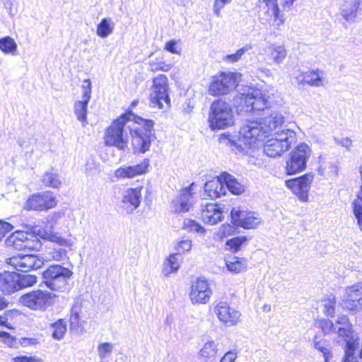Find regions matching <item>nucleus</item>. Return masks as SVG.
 Returning <instances> with one entry per match:
<instances>
[{"instance_id":"1","label":"nucleus","mask_w":362,"mask_h":362,"mask_svg":"<svg viewBox=\"0 0 362 362\" xmlns=\"http://www.w3.org/2000/svg\"><path fill=\"white\" fill-rule=\"evenodd\" d=\"M284 122V117L281 113L267 110L264 117L259 121H250L241 127L240 136L244 139L246 145L252 146L256 141H264L272 132L277 129Z\"/></svg>"},{"instance_id":"2","label":"nucleus","mask_w":362,"mask_h":362,"mask_svg":"<svg viewBox=\"0 0 362 362\" xmlns=\"http://www.w3.org/2000/svg\"><path fill=\"white\" fill-rule=\"evenodd\" d=\"M130 122H136V115L132 110L127 111L115 119L106 130L104 138L105 145L124 149L127 147V140L123 136V130Z\"/></svg>"},{"instance_id":"3","label":"nucleus","mask_w":362,"mask_h":362,"mask_svg":"<svg viewBox=\"0 0 362 362\" xmlns=\"http://www.w3.org/2000/svg\"><path fill=\"white\" fill-rule=\"evenodd\" d=\"M72 274L69 269L53 264L42 272V284L51 291L64 292L68 288V281Z\"/></svg>"},{"instance_id":"4","label":"nucleus","mask_w":362,"mask_h":362,"mask_svg":"<svg viewBox=\"0 0 362 362\" xmlns=\"http://www.w3.org/2000/svg\"><path fill=\"white\" fill-rule=\"evenodd\" d=\"M296 141V134L294 131L286 129L276 132L274 137L268 139L264 146V153L269 157L281 156L288 150L291 144Z\"/></svg>"},{"instance_id":"5","label":"nucleus","mask_w":362,"mask_h":362,"mask_svg":"<svg viewBox=\"0 0 362 362\" xmlns=\"http://www.w3.org/2000/svg\"><path fill=\"white\" fill-rule=\"evenodd\" d=\"M209 122L211 129H221L233 124V114L230 105L223 100L214 101L210 107Z\"/></svg>"},{"instance_id":"6","label":"nucleus","mask_w":362,"mask_h":362,"mask_svg":"<svg viewBox=\"0 0 362 362\" xmlns=\"http://www.w3.org/2000/svg\"><path fill=\"white\" fill-rule=\"evenodd\" d=\"M234 100L240 110L246 112L264 111L267 105V100L262 95L260 91L250 88H247V93L237 94Z\"/></svg>"},{"instance_id":"7","label":"nucleus","mask_w":362,"mask_h":362,"mask_svg":"<svg viewBox=\"0 0 362 362\" xmlns=\"http://www.w3.org/2000/svg\"><path fill=\"white\" fill-rule=\"evenodd\" d=\"M56 296L52 292L37 289L21 296L19 302L30 310L45 311L53 305Z\"/></svg>"},{"instance_id":"8","label":"nucleus","mask_w":362,"mask_h":362,"mask_svg":"<svg viewBox=\"0 0 362 362\" xmlns=\"http://www.w3.org/2000/svg\"><path fill=\"white\" fill-rule=\"evenodd\" d=\"M150 105L153 107L163 109L169 107L168 78L165 75L160 74L153 80L151 92L149 95Z\"/></svg>"},{"instance_id":"9","label":"nucleus","mask_w":362,"mask_h":362,"mask_svg":"<svg viewBox=\"0 0 362 362\" xmlns=\"http://www.w3.org/2000/svg\"><path fill=\"white\" fill-rule=\"evenodd\" d=\"M312 154L311 148L305 143L298 144L291 153L286 162L287 174L293 175L304 170Z\"/></svg>"},{"instance_id":"10","label":"nucleus","mask_w":362,"mask_h":362,"mask_svg":"<svg viewBox=\"0 0 362 362\" xmlns=\"http://www.w3.org/2000/svg\"><path fill=\"white\" fill-rule=\"evenodd\" d=\"M236 73L221 72L211 78L209 87V93L213 96H220L228 94L235 88L238 87Z\"/></svg>"},{"instance_id":"11","label":"nucleus","mask_w":362,"mask_h":362,"mask_svg":"<svg viewBox=\"0 0 362 362\" xmlns=\"http://www.w3.org/2000/svg\"><path fill=\"white\" fill-rule=\"evenodd\" d=\"M259 18L262 24L278 28L284 23L280 15L277 0H263L259 3Z\"/></svg>"},{"instance_id":"12","label":"nucleus","mask_w":362,"mask_h":362,"mask_svg":"<svg viewBox=\"0 0 362 362\" xmlns=\"http://www.w3.org/2000/svg\"><path fill=\"white\" fill-rule=\"evenodd\" d=\"M154 122L137 116V146L139 151L145 153L149 150L151 141L156 138L154 133Z\"/></svg>"},{"instance_id":"13","label":"nucleus","mask_w":362,"mask_h":362,"mask_svg":"<svg viewBox=\"0 0 362 362\" xmlns=\"http://www.w3.org/2000/svg\"><path fill=\"white\" fill-rule=\"evenodd\" d=\"M45 238L50 240L57 245L50 247L47 250L46 253V258L47 260L62 261L66 258L67 251L62 247H66L72 249L73 242L71 240H66L58 235L56 233H47L45 235Z\"/></svg>"},{"instance_id":"14","label":"nucleus","mask_w":362,"mask_h":362,"mask_svg":"<svg viewBox=\"0 0 362 362\" xmlns=\"http://www.w3.org/2000/svg\"><path fill=\"white\" fill-rule=\"evenodd\" d=\"M6 243L17 250H34L40 247V241L35 236L20 230L13 233L6 239Z\"/></svg>"},{"instance_id":"15","label":"nucleus","mask_w":362,"mask_h":362,"mask_svg":"<svg viewBox=\"0 0 362 362\" xmlns=\"http://www.w3.org/2000/svg\"><path fill=\"white\" fill-rule=\"evenodd\" d=\"M212 293L208 281L204 278H198L192 283L189 296L193 305L206 304Z\"/></svg>"},{"instance_id":"16","label":"nucleus","mask_w":362,"mask_h":362,"mask_svg":"<svg viewBox=\"0 0 362 362\" xmlns=\"http://www.w3.org/2000/svg\"><path fill=\"white\" fill-rule=\"evenodd\" d=\"M341 305L349 310L362 309V283H357L344 289L341 297Z\"/></svg>"},{"instance_id":"17","label":"nucleus","mask_w":362,"mask_h":362,"mask_svg":"<svg viewBox=\"0 0 362 362\" xmlns=\"http://www.w3.org/2000/svg\"><path fill=\"white\" fill-rule=\"evenodd\" d=\"M230 216L233 224L245 229L255 228L261 223V218L255 212L240 208H233Z\"/></svg>"},{"instance_id":"18","label":"nucleus","mask_w":362,"mask_h":362,"mask_svg":"<svg viewBox=\"0 0 362 362\" xmlns=\"http://www.w3.org/2000/svg\"><path fill=\"white\" fill-rule=\"evenodd\" d=\"M56 205V197L50 191L33 194L29 197L26 202L27 209L34 211L48 210L54 207Z\"/></svg>"},{"instance_id":"19","label":"nucleus","mask_w":362,"mask_h":362,"mask_svg":"<svg viewBox=\"0 0 362 362\" xmlns=\"http://www.w3.org/2000/svg\"><path fill=\"white\" fill-rule=\"evenodd\" d=\"M313 180V175L305 174L299 177L286 181V185L298 197L300 200L307 202L308 200V192Z\"/></svg>"},{"instance_id":"20","label":"nucleus","mask_w":362,"mask_h":362,"mask_svg":"<svg viewBox=\"0 0 362 362\" xmlns=\"http://www.w3.org/2000/svg\"><path fill=\"white\" fill-rule=\"evenodd\" d=\"M295 81L299 88H303L306 85L319 88L324 86L326 82L324 72L318 69L299 71L295 76Z\"/></svg>"},{"instance_id":"21","label":"nucleus","mask_w":362,"mask_h":362,"mask_svg":"<svg viewBox=\"0 0 362 362\" xmlns=\"http://www.w3.org/2000/svg\"><path fill=\"white\" fill-rule=\"evenodd\" d=\"M6 263L13 267L16 270L23 272L39 269L43 264L41 259L33 255L14 256L7 259Z\"/></svg>"},{"instance_id":"22","label":"nucleus","mask_w":362,"mask_h":362,"mask_svg":"<svg viewBox=\"0 0 362 362\" xmlns=\"http://www.w3.org/2000/svg\"><path fill=\"white\" fill-rule=\"evenodd\" d=\"M194 203L192 187L183 189L180 195L172 200L170 209L173 213L182 214L189 211Z\"/></svg>"},{"instance_id":"23","label":"nucleus","mask_w":362,"mask_h":362,"mask_svg":"<svg viewBox=\"0 0 362 362\" xmlns=\"http://www.w3.org/2000/svg\"><path fill=\"white\" fill-rule=\"evenodd\" d=\"M214 312L220 321L228 326L236 325L240 316L238 310L231 308L225 301L219 302L216 305Z\"/></svg>"},{"instance_id":"24","label":"nucleus","mask_w":362,"mask_h":362,"mask_svg":"<svg viewBox=\"0 0 362 362\" xmlns=\"http://www.w3.org/2000/svg\"><path fill=\"white\" fill-rule=\"evenodd\" d=\"M201 216L204 223L211 225L216 224L221 221L222 211L216 204L206 203L202 204Z\"/></svg>"},{"instance_id":"25","label":"nucleus","mask_w":362,"mask_h":362,"mask_svg":"<svg viewBox=\"0 0 362 362\" xmlns=\"http://www.w3.org/2000/svg\"><path fill=\"white\" fill-rule=\"evenodd\" d=\"M16 276V272L5 271L0 273V291L4 294H11L20 291Z\"/></svg>"},{"instance_id":"26","label":"nucleus","mask_w":362,"mask_h":362,"mask_svg":"<svg viewBox=\"0 0 362 362\" xmlns=\"http://www.w3.org/2000/svg\"><path fill=\"white\" fill-rule=\"evenodd\" d=\"M221 178L222 173L220 176L205 183L204 191L211 199H216L226 194L224 181Z\"/></svg>"},{"instance_id":"27","label":"nucleus","mask_w":362,"mask_h":362,"mask_svg":"<svg viewBox=\"0 0 362 362\" xmlns=\"http://www.w3.org/2000/svg\"><path fill=\"white\" fill-rule=\"evenodd\" d=\"M218 344L212 340L208 341L202 346L199 356L202 362H218Z\"/></svg>"},{"instance_id":"28","label":"nucleus","mask_w":362,"mask_h":362,"mask_svg":"<svg viewBox=\"0 0 362 362\" xmlns=\"http://www.w3.org/2000/svg\"><path fill=\"white\" fill-rule=\"evenodd\" d=\"M345 341L344 356L341 362H358V356L356 355L355 351L359 346L358 338L346 339Z\"/></svg>"},{"instance_id":"29","label":"nucleus","mask_w":362,"mask_h":362,"mask_svg":"<svg viewBox=\"0 0 362 362\" xmlns=\"http://www.w3.org/2000/svg\"><path fill=\"white\" fill-rule=\"evenodd\" d=\"M320 166L317 168V173L323 177L337 176L338 174V165L337 163L327 161L325 158L320 156L319 157Z\"/></svg>"},{"instance_id":"30","label":"nucleus","mask_w":362,"mask_h":362,"mask_svg":"<svg viewBox=\"0 0 362 362\" xmlns=\"http://www.w3.org/2000/svg\"><path fill=\"white\" fill-rule=\"evenodd\" d=\"M81 312V305L76 303L71 309L70 326L71 329L75 330L78 333H83L84 330L85 321L80 319V313Z\"/></svg>"},{"instance_id":"31","label":"nucleus","mask_w":362,"mask_h":362,"mask_svg":"<svg viewBox=\"0 0 362 362\" xmlns=\"http://www.w3.org/2000/svg\"><path fill=\"white\" fill-rule=\"evenodd\" d=\"M122 208L127 214H132L136 209L135 188H128L124 192Z\"/></svg>"},{"instance_id":"32","label":"nucleus","mask_w":362,"mask_h":362,"mask_svg":"<svg viewBox=\"0 0 362 362\" xmlns=\"http://www.w3.org/2000/svg\"><path fill=\"white\" fill-rule=\"evenodd\" d=\"M222 180L224 181L226 189H228L234 194H240L245 191V187L240 183L236 178L229 173L224 172L222 173Z\"/></svg>"},{"instance_id":"33","label":"nucleus","mask_w":362,"mask_h":362,"mask_svg":"<svg viewBox=\"0 0 362 362\" xmlns=\"http://www.w3.org/2000/svg\"><path fill=\"white\" fill-rule=\"evenodd\" d=\"M42 183L47 187L58 188L62 181L57 170L51 168L46 171L41 177Z\"/></svg>"},{"instance_id":"34","label":"nucleus","mask_w":362,"mask_h":362,"mask_svg":"<svg viewBox=\"0 0 362 362\" xmlns=\"http://www.w3.org/2000/svg\"><path fill=\"white\" fill-rule=\"evenodd\" d=\"M268 55L276 64L283 63L287 56V51L283 45H272L268 48Z\"/></svg>"},{"instance_id":"35","label":"nucleus","mask_w":362,"mask_h":362,"mask_svg":"<svg viewBox=\"0 0 362 362\" xmlns=\"http://www.w3.org/2000/svg\"><path fill=\"white\" fill-rule=\"evenodd\" d=\"M337 323L340 325L337 329V333L339 337L344 338V340L354 337L351 328V324L346 315L339 316Z\"/></svg>"},{"instance_id":"36","label":"nucleus","mask_w":362,"mask_h":362,"mask_svg":"<svg viewBox=\"0 0 362 362\" xmlns=\"http://www.w3.org/2000/svg\"><path fill=\"white\" fill-rule=\"evenodd\" d=\"M226 265L228 271L234 274H238L245 270L247 263L244 258L234 256L226 260Z\"/></svg>"},{"instance_id":"37","label":"nucleus","mask_w":362,"mask_h":362,"mask_svg":"<svg viewBox=\"0 0 362 362\" xmlns=\"http://www.w3.org/2000/svg\"><path fill=\"white\" fill-rule=\"evenodd\" d=\"M359 5V0L346 2L341 9V15L346 21H353L356 16Z\"/></svg>"},{"instance_id":"38","label":"nucleus","mask_w":362,"mask_h":362,"mask_svg":"<svg viewBox=\"0 0 362 362\" xmlns=\"http://www.w3.org/2000/svg\"><path fill=\"white\" fill-rule=\"evenodd\" d=\"M180 258L181 255L179 254V252L170 255L169 258L163 264V273L165 276H167L179 269V260Z\"/></svg>"},{"instance_id":"39","label":"nucleus","mask_w":362,"mask_h":362,"mask_svg":"<svg viewBox=\"0 0 362 362\" xmlns=\"http://www.w3.org/2000/svg\"><path fill=\"white\" fill-rule=\"evenodd\" d=\"M17 44L10 36L0 38V50L4 54L14 55L17 51Z\"/></svg>"},{"instance_id":"40","label":"nucleus","mask_w":362,"mask_h":362,"mask_svg":"<svg viewBox=\"0 0 362 362\" xmlns=\"http://www.w3.org/2000/svg\"><path fill=\"white\" fill-rule=\"evenodd\" d=\"M25 273L19 274L16 272L17 286L20 287V290L32 286L37 283V276L35 275Z\"/></svg>"},{"instance_id":"41","label":"nucleus","mask_w":362,"mask_h":362,"mask_svg":"<svg viewBox=\"0 0 362 362\" xmlns=\"http://www.w3.org/2000/svg\"><path fill=\"white\" fill-rule=\"evenodd\" d=\"M113 23L110 18H103L97 26V35L100 37H107L112 33Z\"/></svg>"},{"instance_id":"42","label":"nucleus","mask_w":362,"mask_h":362,"mask_svg":"<svg viewBox=\"0 0 362 362\" xmlns=\"http://www.w3.org/2000/svg\"><path fill=\"white\" fill-rule=\"evenodd\" d=\"M51 329L52 330V336L54 339H62L66 332V324L63 319H59L54 323L52 324Z\"/></svg>"},{"instance_id":"43","label":"nucleus","mask_w":362,"mask_h":362,"mask_svg":"<svg viewBox=\"0 0 362 362\" xmlns=\"http://www.w3.org/2000/svg\"><path fill=\"white\" fill-rule=\"evenodd\" d=\"M88 105L83 103L76 102L74 104V113L77 117L78 120L82 123V126L85 127L87 124L86 114Z\"/></svg>"},{"instance_id":"44","label":"nucleus","mask_w":362,"mask_h":362,"mask_svg":"<svg viewBox=\"0 0 362 362\" xmlns=\"http://www.w3.org/2000/svg\"><path fill=\"white\" fill-rule=\"evenodd\" d=\"M115 176L117 178H132L136 176V167H120L117 170H115Z\"/></svg>"},{"instance_id":"45","label":"nucleus","mask_w":362,"mask_h":362,"mask_svg":"<svg viewBox=\"0 0 362 362\" xmlns=\"http://www.w3.org/2000/svg\"><path fill=\"white\" fill-rule=\"evenodd\" d=\"M315 348L322 353L325 357V362H329V358L332 356L329 346L325 340H317V337L314 339Z\"/></svg>"},{"instance_id":"46","label":"nucleus","mask_w":362,"mask_h":362,"mask_svg":"<svg viewBox=\"0 0 362 362\" xmlns=\"http://www.w3.org/2000/svg\"><path fill=\"white\" fill-rule=\"evenodd\" d=\"M335 297L332 295L328 296L327 299L322 300V306L323 307V312L327 315L332 317L334 315L335 310Z\"/></svg>"},{"instance_id":"47","label":"nucleus","mask_w":362,"mask_h":362,"mask_svg":"<svg viewBox=\"0 0 362 362\" xmlns=\"http://www.w3.org/2000/svg\"><path fill=\"white\" fill-rule=\"evenodd\" d=\"M149 67L151 71H168L171 69V65L170 64L165 63L163 59H156L155 60H152L149 62Z\"/></svg>"},{"instance_id":"48","label":"nucleus","mask_w":362,"mask_h":362,"mask_svg":"<svg viewBox=\"0 0 362 362\" xmlns=\"http://www.w3.org/2000/svg\"><path fill=\"white\" fill-rule=\"evenodd\" d=\"M353 212L357 221V225L362 231V199H356L352 203Z\"/></svg>"},{"instance_id":"49","label":"nucleus","mask_w":362,"mask_h":362,"mask_svg":"<svg viewBox=\"0 0 362 362\" xmlns=\"http://www.w3.org/2000/svg\"><path fill=\"white\" fill-rule=\"evenodd\" d=\"M247 240L245 236H238L227 240L226 245L234 252H237Z\"/></svg>"},{"instance_id":"50","label":"nucleus","mask_w":362,"mask_h":362,"mask_svg":"<svg viewBox=\"0 0 362 362\" xmlns=\"http://www.w3.org/2000/svg\"><path fill=\"white\" fill-rule=\"evenodd\" d=\"M82 88H83L82 100L78 101V102L88 105L89 100L90 99V97H91V82L89 79L84 80L83 84L82 86Z\"/></svg>"},{"instance_id":"51","label":"nucleus","mask_w":362,"mask_h":362,"mask_svg":"<svg viewBox=\"0 0 362 362\" xmlns=\"http://www.w3.org/2000/svg\"><path fill=\"white\" fill-rule=\"evenodd\" d=\"M113 346L110 343L104 342L98 345L97 351L100 358L103 359L112 354Z\"/></svg>"},{"instance_id":"52","label":"nucleus","mask_w":362,"mask_h":362,"mask_svg":"<svg viewBox=\"0 0 362 362\" xmlns=\"http://www.w3.org/2000/svg\"><path fill=\"white\" fill-rule=\"evenodd\" d=\"M252 49L250 45H246L243 47L239 49L235 54L227 55L225 59L230 62H236L241 59L243 55L247 51Z\"/></svg>"},{"instance_id":"53","label":"nucleus","mask_w":362,"mask_h":362,"mask_svg":"<svg viewBox=\"0 0 362 362\" xmlns=\"http://www.w3.org/2000/svg\"><path fill=\"white\" fill-rule=\"evenodd\" d=\"M235 233V228L230 224H223L218 228L216 235L219 238L222 239L229 235H233Z\"/></svg>"},{"instance_id":"54","label":"nucleus","mask_w":362,"mask_h":362,"mask_svg":"<svg viewBox=\"0 0 362 362\" xmlns=\"http://www.w3.org/2000/svg\"><path fill=\"white\" fill-rule=\"evenodd\" d=\"M184 227L189 231L204 233L205 229L198 223L193 220H187L184 222Z\"/></svg>"},{"instance_id":"55","label":"nucleus","mask_w":362,"mask_h":362,"mask_svg":"<svg viewBox=\"0 0 362 362\" xmlns=\"http://www.w3.org/2000/svg\"><path fill=\"white\" fill-rule=\"evenodd\" d=\"M165 49L172 54H181V48L177 46V41L175 40H171L167 42L165 45Z\"/></svg>"},{"instance_id":"56","label":"nucleus","mask_w":362,"mask_h":362,"mask_svg":"<svg viewBox=\"0 0 362 362\" xmlns=\"http://www.w3.org/2000/svg\"><path fill=\"white\" fill-rule=\"evenodd\" d=\"M231 0H214L213 10L217 17L221 16V11L225 5L229 4Z\"/></svg>"},{"instance_id":"57","label":"nucleus","mask_w":362,"mask_h":362,"mask_svg":"<svg viewBox=\"0 0 362 362\" xmlns=\"http://www.w3.org/2000/svg\"><path fill=\"white\" fill-rule=\"evenodd\" d=\"M320 327L325 334H329L336 331V328L333 322L327 319L321 320Z\"/></svg>"},{"instance_id":"58","label":"nucleus","mask_w":362,"mask_h":362,"mask_svg":"<svg viewBox=\"0 0 362 362\" xmlns=\"http://www.w3.org/2000/svg\"><path fill=\"white\" fill-rule=\"evenodd\" d=\"M192 248V242L189 240H182L180 242L178 243L177 250L178 251L179 254H180L181 252H188Z\"/></svg>"},{"instance_id":"59","label":"nucleus","mask_w":362,"mask_h":362,"mask_svg":"<svg viewBox=\"0 0 362 362\" xmlns=\"http://www.w3.org/2000/svg\"><path fill=\"white\" fill-rule=\"evenodd\" d=\"M13 228L12 225L9 223L0 220V240L6 236Z\"/></svg>"},{"instance_id":"60","label":"nucleus","mask_w":362,"mask_h":362,"mask_svg":"<svg viewBox=\"0 0 362 362\" xmlns=\"http://www.w3.org/2000/svg\"><path fill=\"white\" fill-rule=\"evenodd\" d=\"M334 141L337 144L346 148L347 150H350L352 146V140L348 137L337 139L334 138Z\"/></svg>"},{"instance_id":"61","label":"nucleus","mask_w":362,"mask_h":362,"mask_svg":"<svg viewBox=\"0 0 362 362\" xmlns=\"http://www.w3.org/2000/svg\"><path fill=\"white\" fill-rule=\"evenodd\" d=\"M236 358L237 353L233 351H229L221 358L219 362H234Z\"/></svg>"},{"instance_id":"62","label":"nucleus","mask_w":362,"mask_h":362,"mask_svg":"<svg viewBox=\"0 0 362 362\" xmlns=\"http://www.w3.org/2000/svg\"><path fill=\"white\" fill-rule=\"evenodd\" d=\"M149 166V160L148 158L144 159V160L137 164V175L146 173Z\"/></svg>"},{"instance_id":"63","label":"nucleus","mask_w":362,"mask_h":362,"mask_svg":"<svg viewBox=\"0 0 362 362\" xmlns=\"http://www.w3.org/2000/svg\"><path fill=\"white\" fill-rule=\"evenodd\" d=\"M36 342L35 339H28V338H23L22 339L21 344L23 346L29 345V344H34Z\"/></svg>"},{"instance_id":"64","label":"nucleus","mask_w":362,"mask_h":362,"mask_svg":"<svg viewBox=\"0 0 362 362\" xmlns=\"http://www.w3.org/2000/svg\"><path fill=\"white\" fill-rule=\"evenodd\" d=\"M28 357L26 356H17L12 358V362H27Z\"/></svg>"}]
</instances>
